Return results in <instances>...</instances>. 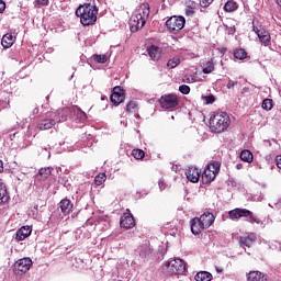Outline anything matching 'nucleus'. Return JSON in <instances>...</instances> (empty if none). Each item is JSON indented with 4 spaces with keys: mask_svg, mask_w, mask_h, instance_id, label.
Segmentation results:
<instances>
[{
    "mask_svg": "<svg viewBox=\"0 0 281 281\" xmlns=\"http://www.w3.org/2000/svg\"><path fill=\"white\" fill-rule=\"evenodd\" d=\"M68 113L69 110L67 109H59L56 111L46 112L44 117L37 123L38 131H49V128H54L55 124H60V122H67Z\"/></svg>",
    "mask_w": 281,
    "mask_h": 281,
    "instance_id": "f257e3e1",
    "label": "nucleus"
},
{
    "mask_svg": "<svg viewBox=\"0 0 281 281\" xmlns=\"http://www.w3.org/2000/svg\"><path fill=\"white\" fill-rule=\"evenodd\" d=\"M148 16H150V4L142 3L133 13L130 19V30L131 32H139L142 27L146 25V21H148Z\"/></svg>",
    "mask_w": 281,
    "mask_h": 281,
    "instance_id": "f03ea898",
    "label": "nucleus"
},
{
    "mask_svg": "<svg viewBox=\"0 0 281 281\" xmlns=\"http://www.w3.org/2000/svg\"><path fill=\"white\" fill-rule=\"evenodd\" d=\"M98 7L91 3L80 4L76 10V16L80 19L81 25L85 27L95 25L98 21Z\"/></svg>",
    "mask_w": 281,
    "mask_h": 281,
    "instance_id": "7ed1b4c3",
    "label": "nucleus"
},
{
    "mask_svg": "<svg viewBox=\"0 0 281 281\" xmlns=\"http://www.w3.org/2000/svg\"><path fill=\"white\" fill-rule=\"evenodd\" d=\"M232 120L226 112H215L210 119V126L213 133H223L229 128Z\"/></svg>",
    "mask_w": 281,
    "mask_h": 281,
    "instance_id": "20e7f679",
    "label": "nucleus"
},
{
    "mask_svg": "<svg viewBox=\"0 0 281 281\" xmlns=\"http://www.w3.org/2000/svg\"><path fill=\"white\" fill-rule=\"evenodd\" d=\"M228 216L229 218H232V221H238V218H246V221L251 224L260 223L258 221V216L254 215V212L247 209H234L228 212Z\"/></svg>",
    "mask_w": 281,
    "mask_h": 281,
    "instance_id": "39448f33",
    "label": "nucleus"
},
{
    "mask_svg": "<svg viewBox=\"0 0 281 281\" xmlns=\"http://www.w3.org/2000/svg\"><path fill=\"white\" fill-rule=\"evenodd\" d=\"M221 172V161H213L209 164L202 173V183H212L216 176Z\"/></svg>",
    "mask_w": 281,
    "mask_h": 281,
    "instance_id": "423d86ee",
    "label": "nucleus"
},
{
    "mask_svg": "<svg viewBox=\"0 0 281 281\" xmlns=\"http://www.w3.org/2000/svg\"><path fill=\"white\" fill-rule=\"evenodd\" d=\"M168 276H181L186 273V262L182 259H171L165 265Z\"/></svg>",
    "mask_w": 281,
    "mask_h": 281,
    "instance_id": "0eeeda50",
    "label": "nucleus"
},
{
    "mask_svg": "<svg viewBox=\"0 0 281 281\" xmlns=\"http://www.w3.org/2000/svg\"><path fill=\"white\" fill-rule=\"evenodd\" d=\"M166 27L170 32H181L186 27V18L181 15H173L166 21Z\"/></svg>",
    "mask_w": 281,
    "mask_h": 281,
    "instance_id": "6e6552de",
    "label": "nucleus"
},
{
    "mask_svg": "<svg viewBox=\"0 0 281 281\" xmlns=\"http://www.w3.org/2000/svg\"><path fill=\"white\" fill-rule=\"evenodd\" d=\"M161 109L170 110L179 106V97L177 94L168 93L160 97L158 100Z\"/></svg>",
    "mask_w": 281,
    "mask_h": 281,
    "instance_id": "1a4fd4ad",
    "label": "nucleus"
},
{
    "mask_svg": "<svg viewBox=\"0 0 281 281\" xmlns=\"http://www.w3.org/2000/svg\"><path fill=\"white\" fill-rule=\"evenodd\" d=\"M32 259L30 257H24L22 259H19L15 261L13 266L14 273L21 274V273H27L29 269H32Z\"/></svg>",
    "mask_w": 281,
    "mask_h": 281,
    "instance_id": "9d476101",
    "label": "nucleus"
},
{
    "mask_svg": "<svg viewBox=\"0 0 281 281\" xmlns=\"http://www.w3.org/2000/svg\"><path fill=\"white\" fill-rule=\"evenodd\" d=\"M110 100L114 106H120V104L126 100L124 89H122L120 86L114 87Z\"/></svg>",
    "mask_w": 281,
    "mask_h": 281,
    "instance_id": "9b49d317",
    "label": "nucleus"
},
{
    "mask_svg": "<svg viewBox=\"0 0 281 281\" xmlns=\"http://www.w3.org/2000/svg\"><path fill=\"white\" fill-rule=\"evenodd\" d=\"M254 32L257 34L260 43L265 45V47H269L271 45V34L265 27L252 26Z\"/></svg>",
    "mask_w": 281,
    "mask_h": 281,
    "instance_id": "f8f14e48",
    "label": "nucleus"
},
{
    "mask_svg": "<svg viewBox=\"0 0 281 281\" xmlns=\"http://www.w3.org/2000/svg\"><path fill=\"white\" fill-rule=\"evenodd\" d=\"M120 225L123 229H133L135 227V217L131 213H124L120 218Z\"/></svg>",
    "mask_w": 281,
    "mask_h": 281,
    "instance_id": "ddd939ff",
    "label": "nucleus"
},
{
    "mask_svg": "<svg viewBox=\"0 0 281 281\" xmlns=\"http://www.w3.org/2000/svg\"><path fill=\"white\" fill-rule=\"evenodd\" d=\"M258 240L256 233H248V236L239 237V245L240 247H254V243Z\"/></svg>",
    "mask_w": 281,
    "mask_h": 281,
    "instance_id": "4468645a",
    "label": "nucleus"
},
{
    "mask_svg": "<svg viewBox=\"0 0 281 281\" xmlns=\"http://www.w3.org/2000/svg\"><path fill=\"white\" fill-rule=\"evenodd\" d=\"M186 176L188 181H191V183H199V179H201V171L196 167H190L186 171Z\"/></svg>",
    "mask_w": 281,
    "mask_h": 281,
    "instance_id": "2eb2a0df",
    "label": "nucleus"
},
{
    "mask_svg": "<svg viewBox=\"0 0 281 281\" xmlns=\"http://www.w3.org/2000/svg\"><path fill=\"white\" fill-rule=\"evenodd\" d=\"M247 281H267L269 280V274L262 273L258 270H252L246 274Z\"/></svg>",
    "mask_w": 281,
    "mask_h": 281,
    "instance_id": "dca6fc26",
    "label": "nucleus"
},
{
    "mask_svg": "<svg viewBox=\"0 0 281 281\" xmlns=\"http://www.w3.org/2000/svg\"><path fill=\"white\" fill-rule=\"evenodd\" d=\"M202 226L206 229H210L212 225H214V221H216V217H214V214L210 212L203 213L200 217Z\"/></svg>",
    "mask_w": 281,
    "mask_h": 281,
    "instance_id": "f3484780",
    "label": "nucleus"
},
{
    "mask_svg": "<svg viewBox=\"0 0 281 281\" xmlns=\"http://www.w3.org/2000/svg\"><path fill=\"white\" fill-rule=\"evenodd\" d=\"M191 225V232L194 236H199L203 229H206L205 226H203V223L201 222L200 217H194L190 221Z\"/></svg>",
    "mask_w": 281,
    "mask_h": 281,
    "instance_id": "a211bd4d",
    "label": "nucleus"
},
{
    "mask_svg": "<svg viewBox=\"0 0 281 281\" xmlns=\"http://www.w3.org/2000/svg\"><path fill=\"white\" fill-rule=\"evenodd\" d=\"M59 209L64 216H67V214H71V212H74V202L65 198L59 202Z\"/></svg>",
    "mask_w": 281,
    "mask_h": 281,
    "instance_id": "6ab92c4d",
    "label": "nucleus"
},
{
    "mask_svg": "<svg viewBox=\"0 0 281 281\" xmlns=\"http://www.w3.org/2000/svg\"><path fill=\"white\" fill-rule=\"evenodd\" d=\"M31 234H32V228L30 226H22L16 232L15 240H18V243H21V240H25V238L31 236Z\"/></svg>",
    "mask_w": 281,
    "mask_h": 281,
    "instance_id": "aec40b11",
    "label": "nucleus"
},
{
    "mask_svg": "<svg viewBox=\"0 0 281 281\" xmlns=\"http://www.w3.org/2000/svg\"><path fill=\"white\" fill-rule=\"evenodd\" d=\"M15 37L12 36V33H7L3 35L1 44L4 49H10L14 45Z\"/></svg>",
    "mask_w": 281,
    "mask_h": 281,
    "instance_id": "412c9836",
    "label": "nucleus"
},
{
    "mask_svg": "<svg viewBox=\"0 0 281 281\" xmlns=\"http://www.w3.org/2000/svg\"><path fill=\"white\" fill-rule=\"evenodd\" d=\"M148 56L151 58V60H159L161 58V48L151 45L148 49Z\"/></svg>",
    "mask_w": 281,
    "mask_h": 281,
    "instance_id": "4be33fe9",
    "label": "nucleus"
},
{
    "mask_svg": "<svg viewBox=\"0 0 281 281\" xmlns=\"http://www.w3.org/2000/svg\"><path fill=\"white\" fill-rule=\"evenodd\" d=\"M10 201V193H8V189L0 184V205H3V203H8Z\"/></svg>",
    "mask_w": 281,
    "mask_h": 281,
    "instance_id": "5701e85b",
    "label": "nucleus"
},
{
    "mask_svg": "<svg viewBox=\"0 0 281 281\" xmlns=\"http://www.w3.org/2000/svg\"><path fill=\"white\" fill-rule=\"evenodd\" d=\"M49 177H52V169H49V168L40 169V171L37 173V179L40 181H46V179H49Z\"/></svg>",
    "mask_w": 281,
    "mask_h": 281,
    "instance_id": "b1692460",
    "label": "nucleus"
},
{
    "mask_svg": "<svg viewBox=\"0 0 281 281\" xmlns=\"http://www.w3.org/2000/svg\"><path fill=\"white\" fill-rule=\"evenodd\" d=\"M240 159L241 161H246V164H251L254 161V154L248 149H244L240 153Z\"/></svg>",
    "mask_w": 281,
    "mask_h": 281,
    "instance_id": "393cba45",
    "label": "nucleus"
},
{
    "mask_svg": "<svg viewBox=\"0 0 281 281\" xmlns=\"http://www.w3.org/2000/svg\"><path fill=\"white\" fill-rule=\"evenodd\" d=\"M212 273L207 271H200L195 274V280L196 281H212Z\"/></svg>",
    "mask_w": 281,
    "mask_h": 281,
    "instance_id": "a878e982",
    "label": "nucleus"
},
{
    "mask_svg": "<svg viewBox=\"0 0 281 281\" xmlns=\"http://www.w3.org/2000/svg\"><path fill=\"white\" fill-rule=\"evenodd\" d=\"M225 12H235V10H238V4L234 0H229L224 5Z\"/></svg>",
    "mask_w": 281,
    "mask_h": 281,
    "instance_id": "bb28decb",
    "label": "nucleus"
},
{
    "mask_svg": "<svg viewBox=\"0 0 281 281\" xmlns=\"http://www.w3.org/2000/svg\"><path fill=\"white\" fill-rule=\"evenodd\" d=\"M234 58L237 60H245V58H247V52L243 48H237L234 50Z\"/></svg>",
    "mask_w": 281,
    "mask_h": 281,
    "instance_id": "cd10ccee",
    "label": "nucleus"
},
{
    "mask_svg": "<svg viewBox=\"0 0 281 281\" xmlns=\"http://www.w3.org/2000/svg\"><path fill=\"white\" fill-rule=\"evenodd\" d=\"M179 65H181V59L179 57H173L167 63L169 69H175V67H179Z\"/></svg>",
    "mask_w": 281,
    "mask_h": 281,
    "instance_id": "c85d7f7f",
    "label": "nucleus"
},
{
    "mask_svg": "<svg viewBox=\"0 0 281 281\" xmlns=\"http://www.w3.org/2000/svg\"><path fill=\"white\" fill-rule=\"evenodd\" d=\"M261 108L263 109V111H271V109H273V100L265 99L261 103Z\"/></svg>",
    "mask_w": 281,
    "mask_h": 281,
    "instance_id": "c756f323",
    "label": "nucleus"
},
{
    "mask_svg": "<svg viewBox=\"0 0 281 281\" xmlns=\"http://www.w3.org/2000/svg\"><path fill=\"white\" fill-rule=\"evenodd\" d=\"M204 74H212L214 71V59H210L206 64L205 67L202 69Z\"/></svg>",
    "mask_w": 281,
    "mask_h": 281,
    "instance_id": "7c9ffc66",
    "label": "nucleus"
},
{
    "mask_svg": "<svg viewBox=\"0 0 281 281\" xmlns=\"http://www.w3.org/2000/svg\"><path fill=\"white\" fill-rule=\"evenodd\" d=\"M132 156L134 159H143L144 157H146V153L142 149H133Z\"/></svg>",
    "mask_w": 281,
    "mask_h": 281,
    "instance_id": "2f4dec72",
    "label": "nucleus"
},
{
    "mask_svg": "<svg viewBox=\"0 0 281 281\" xmlns=\"http://www.w3.org/2000/svg\"><path fill=\"white\" fill-rule=\"evenodd\" d=\"M104 181H106V173H99L94 178L95 186H102V183H104Z\"/></svg>",
    "mask_w": 281,
    "mask_h": 281,
    "instance_id": "473e14b6",
    "label": "nucleus"
},
{
    "mask_svg": "<svg viewBox=\"0 0 281 281\" xmlns=\"http://www.w3.org/2000/svg\"><path fill=\"white\" fill-rule=\"evenodd\" d=\"M109 60V57L106 55H94V61L99 63L101 65H104Z\"/></svg>",
    "mask_w": 281,
    "mask_h": 281,
    "instance_id": "72a5a7b5",
    "label": "nucleus"
},
{
    "mask_svg": "<svg viewBox=\"0 0 281 281\" xmlns=\"http://www.w3.org/2000/svg\"><path fill=\"white\" fill-rule=\"evenodd\" d=\"M202 100L205 102V104H214V102H216L214 94L203 95Z\"/></svg>",
    "mask_w": 281,
    "mask_h": 281,
    "instance_id": "f704fd0d",
    "label": "nucleus"
},
{
    "mask_svg": "<svg viewBox=\"0 0 281 281\" xmlns=\"http://www.w3.org/2000/svg\"><path fill=\"white\" fill-rule=\"evenodd\" d=\"M135 109H137V102L136 101H130L127 104H126V111L128 113H133V111H135Z\"/></svg>",
    "mask_w": 281,
    "mask_h": 281,
    "instance_id": "c9c22d12",
    "label": "nucleus"
},
{
    "mask_svg": "<svg viewBox=\"0 0 281 281\" xmlns=\"http://www.w3.org/2000/svg\"><path fill=\"white\" fill-rule=\"evenodd\" d=\"M179 91L180 93H182L183 95H188V93H190V86L188 85H181L179 87Z\"/></svg>",
    "mask_w": 281,
    "mask_h": 281,
    "instance_id": "e433bc0d",
    "label": "nucleus"
},
{
    "mask_svg": "<svg viewBox=\"0 0 281 281\" xmlns=\"http://www.w3.org/2000/svg\"><path fill=\"white\" fill-rule=\"evenodd\" d=\"M49 0H35V8H43L48 5Z\"/></svg>",
    "mask_w": 281,
    "mask_h": 281,
    "instance_id": "4c0bfd02",
    "label": "nucleus"
},
{
    "mask_svg": "<svg viewBox=\"0 0 281 281\" xmlns=\"http://www.w3.org/2000/svg\"><path fill=\"white\" fill-rule=\"evenodd\" d=\"M214 3V0H200L201 8H210Z\"/></svg>",
    "mask_w": 281,
    "mask_h": 281,
    "instance_id": "58836bf2",
    "label": "nucleus"
},
{
    "mask_svg": "<svg viewBox=\"0 0 281 281\" xmlns=\"http://www.w3.org/2000/svg\"><path fill=\"white\" fill-rule=\"evenodd\" d=\"M194 14V7H189L187 10H186V15L187 16H192Z\"/></svg>",
    "mask_w": 281,
    "mask_h": 281,
    "instance_id": "ea45409f",
    "label": "nucleus"
},
{
    "mask_svg": "<svg viewBox=\"0 0 281 281\" xmlns=\"http://www.w3.org/2000/svg\"><path fill=\"white\" fill-rule=\"evenodd\" d=\"M236 85H238V82L229 79L226 87H227V89H234V87H236Z\"/></svg>",
    "mask_w": 281,
    "mask_h": 281,
    "instance_id": "a19ab883",
    "label": "nucleus"
},
{
    "mask_svg": "<svg viewBox=\"0 0 281 281\" xmlns=\"http://www.w3.org/2000/svg\"><path fill=\"white\" fill-rule=\"evenodd\" d=\"M5 10V2L3 0H0V14L1 12H4Z\"/></svg>",
    "mask_w": 281,
    "mask_h": 281,
    "instance_id": "79ce46f5",
    "label": "nucleus"
},
{
    "mask_svg": "<svg viewBox=\"0 0 281 281\" xmlns=\"http://www.w3.org/2000/svg\"><path fill=\"white\" fill-rule=\"evenodd\" d=\"M38 108L33 109V115H38Z\"/></svg>",
    "mask_w": 281,
    "mask_h": 281,
    "instance_id": "37998d69",
    "label": "nucleus"
},
{
    "mask_svg": "<svg viewBox=\"0 0 281 281\" xmlns=\"http://www.w3.org/2000/svg\"><path fill=\"white\" fill-rule=\"evenodd\" d=\"M1 172H3V161L2 160H0V175H1Z\"/></svg>",
    "mask_w": 281,
    "mask_h": 281,
    "instance_id": "c03bdc74",
    "label": "nucleus"
},
{
    "mask_svg": "<svg viewBox=\"0 0 281 281\" xmlns=\"http://www.w3.org/2000/svg\"><path fill=\"white\" fill-rule=\"evenodd\" d=\"M236 168H237V170H243V164H237Z\"/></svg>",
    "mask_w": 281,
    "mask_h": 281,
    "instance_id": "a18cd8bd",
    "label": "nucleus"
},
{
    "mask_svg": "<svg viewBox=\"0 0 281 281\" xmlns=\"http://www.w3.org/2000/svg\"><path fill=\"white\" fill-rule=\"evenodd\" d=\"M81 120H87V114L85 112H81Z\"/></svg>",
    "mask_w": 281,
    "mask_h": 281,
    "instance_id": "49530a36",
    "label": "nucleus"
},
{
    "mask_svg": "<svg viewBox=\"0 0 281 281\" xmlns=\"http://www.w3.org/2000/svg\"><path fill=\"white\" fill-rule=\"evenodd\" d=\"M216 271H217V273H222L223 272V270H221V269H216Z\"/></svg>",
    "mask_w": 281,
    "mask_h": 281,
    "instance_id": "de8ad7c7",
    "label": "nucleus"
},
{
    "mask_svg": "<svg viewBox=\"0 0 281 281\" xmlns=\"http://www.w3.org/2000/svg\"><path fill=\"white\" fill-rule=\"evenodd\" d=\"M191 5H194V2H191Z\"/></svg>",
    "mask_w": 281,
    "mask_h": 281,
    "instance_id": "09e8293b",
    "label": "nucleus"
}]
</instances>
